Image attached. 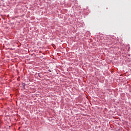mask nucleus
Returning <instances> with one entry per match:
<instances>
[{"instance_id": "nucleus-1", "label": "nucleus", "mask_w": 131, "mask_h": 131, "mask_svg": "<svg viewBox=\"0 0 131 131\" xmlns=\"http://www.w3.org/2000/svg\"><path fill=\"white\" fill-rule=\"evenodd\" d=\"M23 86H25V83H23Z\"/></svg>"}, {"instance_id": "nucleus-2", "label": "nucleus", "mask_w": 131, "mask_h": 131, "mask_svg": "<svg viewBox=\"0 0 131 131\" xmlns=\"http://www.w3.org/2000/svg\"><path fill=\"white\" fill-rule=\"evenodd\" d=\"M49 71L50 72H51V70H49Z\"/></svg>"}]
</instances>
